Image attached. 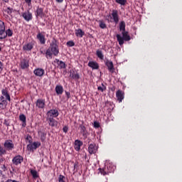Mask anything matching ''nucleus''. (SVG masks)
<instances>
[{
    "instance_id": "obj_1",
    "label": "nucleus",
    "mask_w": 182,
    "mask_h": 182,
    "mask_svg": "<svg viewBox=\"0 0 182 182\" xmlns=\"http://www.w3.org/2000/svg\"><path fill=\"white\" fill-rule=\"evenodd\" d=\"M58 56L59 55V46L58 45V41L53 39L50 43L49 48L46 52V58L47 59H52V55Z\"/></svg>"
},
{
    "instance_id": "obj_2",
    "label": "nucleus",
    "mask_w": 182,
    "mask_h": 182,
    "mask_svg": "<svg viewBox=\"0 0 182 182\" xmlns=\"http://www.w3.org/2000/svg\"><path fill=\"white\" fill-rule=\"evenodd\" d=\"M106 21L110 23H114L115 25H117L119 21H120L119 11L117 10H112L111 14L107 15Z\"/></svg>"
},
{
    "instance_id": "obj_3",
    "label": "nucleus",
    "mask_w": 182,
    "mask_h": 182,
    "mask_svg": "<svg viewBox=\"0 0 182 182\" xmlns=\"http://www.w3.org/2000/svg\"><path fill=\"white\" fill-rule=\"evenodd\" d=\"M122 36H121L120 34H117V41L120 46L124 45V41L125 42H129V41L132 39L128 31H122Z\"/></svg>"
},
{
    "instance_id": "obj_4",
    "label": "nucleus",
    "mask_w": 182,
    "mask_h": 182,
    "mask_svg": "<svg viewBox=\"0 0 182 182\" xmlns=\"http://www.w3.org/2000/svg\"><path fill=\"white\" fill-rule=\"evenodd\" d=\"M47 119H54L59 116V111L58 109H50L46 113Z\"/></svg>"
},
{
    "instance_id": "obj_5",
    "label": "nucleus",
    "mask_w": 182,
    "mask_h": 182,
    "mask_svg": "<svg viewBox=\"0 0 182 182\" xmlns=\"http://www.w3.org/2000/svg\"><path fill=\"white\" fill-rule=\"evenodd\" d=\"M38 147H41V142L39 141H35L33 144H29L27 145L28 150H30V151H33L34 150H36Z\"/></svg>"
},
{
    "instance_id": "obj_6",
    "label": "nucleus",
    "mask_w": 182,
    "mask_h": 182,
    "mask_svg": "<svg viewBox=\"0 0 182 182\" xmlns=\"http://www.w3.org/2000/svg\"><path fill=\"white\" fill-rule=\"evenodd\" d=\"M105 64L108 68V70L110 73H114V65H113V61L106 60L105 61Z\"/></svg>"
},
{
    "instance_id": "obj_7",
    "label": "nucleus",
    "mask_w": 182,
    "mask_h": 182,
    "mask_svg": "<svg viewBox=\"0 0 182 182\" xmlns=\"http://www.w3.org/2000/svg\"><path fill=\"white\" fill-rule=\"evenodd\" d=\"M36 39L39 41L41 45H45V43H46V38H45L44 34L43 33H41V31L38 33L36 36Z\"/></svg>"
},
{
    "instance_id": "obj_8",
    "label": "nucleus",
    "mask_w": 182,
    "mask_h": 182,
    "mask_svg": "<svg viewBox=\"0 0 182 182\" xmlns=\"http://www.w3.org/2000/svg\"><path fill=\"white\" fill-rule=\"evenodd\" d=\"M5 23L0 20V39H5Z\"/></svg>"
},
{
    "instance_id": "obj_9",
    "label": "nucleus",
    "mask_w": 182,
    "mask_h": 182,
    "mask_svg": "<svg viewBox=\"0 0 182 182\" xmlns=\"http://www.w3.org/2000/svg\"><path fill=\"white\" fill-rule=\"evenodd\" d=\"M116 97L119 103H122V102L124 99V92L122 91V90H118L116 92Z\"/></svg>"
},
{
    "instance_id": "obj_10",
    "label": "nucleus",
    "mask_w": 182,
    "mask_h": 182,
    "mask_svg": "<svg viewBox=\"0 0 182 182\" xmlns=\"http://www.w3.org/2000/svg\"><path fill=\"white\" fill-rule=\"evenodd\" d=\"M97 152V146H96V144H90L88 146V153L90 154H95V153Z\"/></svg>"
},
{
    "instance_id": "obj_11",
    "label": "nucleus",
    "mask_w": 182,
    "mask_h": 182,
    "mask_svg": "<svg viewBox=\"0 0 182 182\" xmlns=\"http://www.w3.org/2000/svg\"><path fill=\"white\" fill-rule=\"evenodd\" d=\"M33 73L38 77H42L45 75V70L43 68H36L33 70Z\"/></svg>"
},
{
    "instance_id": "obj_12",
    "label": "nucleus",
    "mask_w": 182,
    "mask_h": 182,
    "mask_svg": "<svg viewBox=\"0 0 182 182\" xmlns=\"http://www.w3.org/2000/svg\"><path fill=\"white\" fill-rule=\"evenodd\" d=\"M83 146V142L79 139H76L74 142V149L76 151H80V147Z\"/></svg>"
},
{
    "instance_id": "obj_13",
    "label": "nucleus",
    "mask_w": 182,
    "mask_h": 182,
    "mask_svg": "<svg viewBox=\"0 0 182 182\" xmlns=\"http://www.w3.org/2000/svg\"><path fill=\"white\" fill-rule=\"evenodd\" d=\"M36 105L38 109H45V105H46L45 99L37 100Z\"/></svg>"
},
{
    "instance_id": "obj_14",
    "label": "nucleus",
    "mask_w": 182,
    "mask_h": 182,
    "mask_svg": "<svg viewBox=\"0 0 182 182\" xmlns=\"http://www.w3.org/2000/svg\"><path fill=\"white\" fill-rule=\"evenodd\" d=\"M80 133L82 134L84 139H87L88 133L87 130H86V127L83 125V124H80Z\"/></svg>"
},
{
    "instance_id": "obj_15",
    "label": "nucleus",
    "mask_w": 182,
    "mask_h": 182,
    "mask_svg": "<svg viewBox=\"0 0 182 182\" xmlns=\"http://www.w3.org/2000/svg\"><path fill=\"white\" fill-rule=\"evenodd\" d=\"M47 122L50 127H58V121L55 118H47Z\"/></svg>"
},
{
    "instance_id": "obj_16",
    "label": "nucleus",
    "mask_w": 182,
    "mask_h": 182,
    "mask_svg": "<svg viewBox=\"0 0 182 182\" xmlns=\"http://www.w3.org/2000/svg\"><path fill=\"white\" fill-rule=\"evenodd\" d=\"M88 66L91 68L92 70H97V69H99V63L96 61H89Z\"/></svg>"
},
{
    "instance_id": "obj_17",
    "label": "nucleus",
    "mask_w": 182,
    "mask_h": 182,
    "mask_svg": "<svg viewBox=\"0 0 182 182\" xmlns=\"http://www.w3.org/2000/svg\"><path fill=\"white\" fill-rule=\"evenodd\" d=\"M8 105V102H6V100H5V97H4V96H1L0 97V109H6V106Z\"/></svg>"
},
{
    "instance_id": "obj_18",
    "label": "nucleus",
    "mask_w": 182,
    "mask_h": 182,
    "mask_svg": "<svg viewBox=\"0 0 182 182\" xmlns=\"http://www.w3.org/2000/svg\"><path fill=\"white\" fill-rule=\"evenodd\" d=\"M4 147L7 150H12V149H14V143L12 141H6L4 143Z\"/></svg>"
},
{
    "instance_id": "obj_19",
    "label": "nucleus",
    "mask_w": 182,
    "mask_h": 182,
    "mask_svg": "<svg viewBox=\"0 0 182 182\" xmlns=\"http://www.w3.org/2000/svg\"><path fill=\"white\" fill-rule=\"evenodd\" d=\"M22 160H23V158L22 156H17L13 159V163L14 164H16V166H18V164H21Z\"/></svg>"
},
{
    "instance_id": "obj_20",
    "label": "nucleus",
    "mask_w": 182,
    "mask_h": 182,
    "mask_svg": "<svg viewBox=\"0 0 182 182\" xmlns=\"http://www.w3.org/2000/svg\"><path fill=\"white\" fill-rule=\"evenodd\" d=\"M56 94L59 96L60 95H63V86L58 85L55 86V88Z\"/></svg>"
},
{
    "instance_id": "obj_21",
    "label": "nucleus",
    "mask_w": 182,
    "mask_h": 182,
    "mask_svg": "<svg viewBox=\"0 0 182 182\" xmlns=\"http://www.w3.org/2000/svg\"><path fill=\"white\" fill-rule=\"evenodd\" d=\"M36 16H41V18H43L45 16V14H43V9L38 6L36 11Z\"/></svg>"
},
{
    "instance_id": "obj_22",
    "label": "nucleus",
    "mask_w": 182,
    "mask_h": 182,
    "mask_svg": "<svg viewBox=\"0 0 182 182\" xmlns=\"http://www.w3.org/2000/svg\"><path fill=\"white\" fill-rule=\"evenodd\" d=\"M23 18L26 21H27V22H29V21H32V13L28 11L27 12L23 14Z\"/></svg>"
},
{
    "instance_id": "obj_23",
    "label": "nucleus",
    "mask_w": 182,
    "mask_h": 182,
    "mask_svg": "<svg viewBox=\"0 0 182 182\" xmlns=\"http://www.w3.org/2000/svg\"><path fill=\"white\" fill-rule=\"evenodd\" d=\"M1 95L6 97V100H9V102H11V96L9 95V94L8 93V90H6V88L3 89L1 90Z\"/></svg>"
},
{
    "instance_id": "obj_24",
    "label": "nucleus",
    "mask_w": 182,
    "mask_h": 182,
    "mask_svg": "<svg viewBox=\"0 0 182 182\" xmlns=\"http://www.w3.org/2000/svg\"><path fill=\"white\" fill-rule=\"evenodd\" d=\"M75 35L77 38H83L85 31H82L81 28L75 29Z\"/></svg>"
},
{
    "instance_id": "obj_25",
    "label": "nucleus",
    "mask_w": 182,
    "mask_h": 182,
    "mask_svg": "<svg viewBox=\"0 0 182 182\" xmlns=\"http://www.w3.org/2000/svg\"><path fill=\"white\" fill-rule=\"evenodd\" d=\"M55 60L57 61L58 66H60V69H66L67 65L66 63H65V62L59 60L58 59H55Z\"/></svg>"
},
{
    "instance_id": "obj_26",
    "label": "nucleus",
    "mask_w": 182,
    "mask_h": 182,
    "mask_svg": "<svg viewBox=\"0 0 182 182\" xmlns=\"http://www.w3.org/2000/svg\"><path fill=\"white\" fill-rule=\"evenodd\" d=\"M70 77L75 80H79V79H80V75H79V73H75V71H73V73H70Z\"/></svg>"
},
{
    "instance_id": "obj_27",
    "label": "nucleus",
    "mask_w": 182,
    "mask_h": 182,
    "mask_svg": "<svg viewBox=\"0 0 182 182\" xmlns=\"http://www.w3.org/2000/svg\"><path fill=\"white\" fill-rule=\"evenodd\" d=\"M96 55H97V58H99V59H100V60H103V59H105V55H103V52L102 50H97Z\"/></svg>"
},
{
    "instance_id": "obj_28",
    "label": "nucleus",
    "mask_w": 182,
    "mask_h": 182,
    "mask_svg": "<svg viewBox=\"0 0 182 182\" xmlns=\"http://www.w3.org/2000/svg\"><path fill=\"white\" fill-rule=\"evenodd\" d=\"M119 31L120 32L126 31V23L124 21H121L119 23Z\"/></svg>"
},
{
    "instance_id": "obj_29",
    "label": "nucleus",
    "mask_w": 182,
    "mask_h": 182,
    "mask_svg": "<svg viewBox=\"0 0 182 182\" xmlns=\"http://www.w3.org/2000/svg\"><path fill=\"white\" fill-rule=\"evenodd\" d=\"M99 26L101 28V29H106L107 28V26L106 25V23L103 20L98 21Z\"/></svg>"
},
{
    "instance_id": "obj_30",
    "label": "nucleus",
    "mask_w": 182,
    "mask_h": 182,
    "mask_svg": "<svg viewBox=\"0 0 182 182\" xmlns=\"http://www.w3.org/2000/svg\"><path fill=\"white\" fill-rule=\"evenodd\" d=\"M32 49H33V44L32 43H29L23 47L24 50H32Z\"/></svg>"
},
{
    "instance_id": "obj_31",
    "label": "nucleus",
    "mask_w": 182,
    "mask_h": 182,
    "mask_svg": "<svg viewBox=\"0 0 182 182\" xmlns=\"http://www.w3.org/2000/svg\"><path fill=\"white\" fill-rule=\"evenodd\" d=\"M105 167L108 173H113V171H114V166L111 164H108Z\"/></svg>"
},
{
    "instance_id": "obj_32",
    "label": "nucleus",
    "mask_w": 182,
    "mask_h": 182,
    "mask_svg": "<svg viewBox=\"0 0 182 182\" xmlns=\"http://www.w3.org/2000/svg\"><path fill=\"white\" fill-rule=\"evenodd\" d=\"M100 173H101V174H102V176H106L107 174H109V171H107V168H106V167L102 168H100Z\"/></svg>"
},
{
    "instance_id": "obj_33",
    "label": "nucleus",
    "mask_w": 182,
    "mask_h": 182,
    "mask_svg": "<svg viewBox=\"0 0 182 182\" xmlns=\"http://www.w3.org/2000/svg\"><path fill=\"white\" fill-rule=\"evenodd\" d=\"M106 89V85H105V84L103 83L101 84V86L97 87V90H99L100 92H105Z\"/></svg>"
},
{
    "instance_id": "obj_34",
    "label": "nucleus",
    "mask_w": 182,
    "mask_h": 182,
    "mask_svg": "<svg viewBox=\"0 0 182 182\" xmlns=\"http://www.w3.org/2000/svg\"><path fill=\"white\" fill-rule=\"evenodd\" d=\"M31 176H33V178H38L39 177V175L38 174V171L35 170L31 171Z\"/></svg>"
},
{
    "instance_id": "obj_35",
    "label": "nucleus",
    "mask_w": 182,
    "mask_h": 182,
    "mask_svg": "<svg viewBox=\"0 0 182 182\" xmlns=\"http://www.w3.org/2000/svg\"><path fill=\"white\" fill-rule=\"evenodd\" d=\"M41 141L43 143L46 140V133L41 132Z\"/></svg>"
},
{
    "instance_id": "obj_36",
    "label": "nucleus",
    "mask_w": 182,
    "mask_h": 182,
    "mask_svg": "<svg viewBox=\"0 0 182 182\" xmlns=\"http://www.w3.org/2000/svg\"><path fill=\"white\" fill-rule=\"evenodd\" d=\"M105 107H109V109L112 110V109H113V102L107 101L105 102Z\"/></svg>"
},
{
    "instance_id": "obj_37",
    "label": "nucleus",
    "mask_w": 182,
    "mask_h": 182,
    "mask_svg": "<svg viewBox=\"0 0 182 182\" xmlns=\"http://www.w3.org/2000/svg\"><path fill=\"white\" fill-rule=\"evenodd\" d=\"M58 182H66V177L63 175H60L58 177Z\"/></svg>"
},
{
    "instance_id": "obj_38",
    "label": "nucleus",
    "mask_w": 182,
    "mask_h": 182,
    "mask_svg": "<svg viewBox=\"0 0 182 182\" xmlns=\"http://www.w3.org/2000/svg\"><path fill=\"white\" fill-rule=\"evenodd\" d=\"M115 2L117 4H119V5H126V2H127V0H115Z\"/></svg>"
},
{
    "instance_id": "obj_39",
    "label": "nucleus",
    "mask_w": 182,
    "mask_h": 182,
    "mask_svg": "<svg viewBox=\"0 0 182 182\" xmlns=\"http://www.w3.org/2000/svg\"><path fill=\"white\" fill-rule=\"evenodd\" d=\"M66 45L68 46V48H72L75 46V42H73V41H69L67 42Z\"/></svg>"
},
{
    "instance_id": "obj_40",
    "label": "nucleus",
    "mask_w": 182,
    "mask_h": 182,
    "mask_svg": "<svg viewBox=\"0 0 182 182\" xmlns=\"http://www.w3.org/2000/svg\"><path fill=\"white\" fill-rule=\"evenodd\" d=\"M26 143H29L30 144H32V136L31 135H27L26 138Z\"/></svg>"
},
{
    "instance_id": "obj_41",
    "label": "nucleus",
    "mask_w": 182,
    "mask_h": 182,
    "mask_svg": "<svg viewBox=\"0 0 182 182\" xmlns=\"http://www.w3.org/2000/svg\"><path fill=\"white\" fill-rule=\"evenodd\" d=\"M12 31L11 29H8L6 32H5V38H6V36H12Z\"/></svg>"
},
{
    "instance_id": "obj_42",
    "label": "nucleus",
    "mask_w": 182,
    "mask_h": 182,
    "mask_svg": "<svg viewBox=\"0 0 182 182\" xmlns=\"http://www.w3.org/2000/svg\"><path fill=\"white\" fill-rule=\"evenodd\" d=\"M94 127H95V129H99V127H100V123L96 121L94 122Z\"/></svg>"
},
{
    "instance_id": "obj_43",
    "label": "nucleus",
    "mask_w": 182,
    "mask_h": 182,
    "mask_svg": "<svg viewBox=\"0 0 182 182\" xmlns=\"http://www.w3.org/2000/svg\"><path fill=\"white\" fill-rule=\"evenodd\" d=\"M25 2L28 4V6H32V0H25Z\"/></svg>"
},
{
    "instance_id": "obj_44",
    "label": "nucleus",
    "mask_w": 182,
    "mask_h": 182,
    "mask_svg": "<svg viewBox=\"0 0 182 182\" xmlns=\"http://www.w3.org/2000/svg\"><path fill=\"white\" fill-rule=\"evenodd\" d=\"M65 96L67 97V100H69V99H70V92L65 91Z\"/></svg>"
},
{
    "instance_id": "obj_45",
    "label": "nucleus",
    "mask_w": 182,
    "mask_h": 182,
    "mask_svg": "<svg viewBox=\"0 0 182 182\" xmlns=\"http://www.w3.org/2000/svg\"><path fill=\"white\" fill-rule=\"evenodd\" d=\"M68 130H69V127H68V126L63 127V131L64 133H68Z\"/></svg>"
},
{
    "instance_id": "obj_46",
    "label": "nucleus",
    "mask_w": 182,
    "mask_h": 182,
    "mask_svg": "<svg viewBox=\"0 0 182 182\" xmlns=\"http://www.w3.org/2000/svg\"><path fill=\"white\" fill-rule=\"evenodd\" d=\"M2 154H5V149L0 146V156H2Z\"/></svg>"
},
{
    "instance_id": "obj_47",
    "label": "nucleus",
    "mask_w": 182,
    "mask_h": 182,
    "mask_svg": "<svg viewBox=\"0 0 182 182\" xmlns=\"http://www.w3.org/2000/svg\"><path fill=\"white\" fill-rule=\"evenodd\" d=\"M26 68H29V63L24 61V63H23V69H26Z\"/></svg>"
},
{
    "instance_id": "obj_48",
    "label": "nucleus",
    "mask_w": 182,
    "mask_h": 182,
    "mask_svg": "<svg viewBox=\"0 0 182 182\" xmlns=\"http://www.w3.org/2000/svg\"><path fill=\"white\" fill-rule=\"evenodd\" d=\"M3 69H4V64H2V62L0 61V72H2Z\"/></svg>"
},
{
    "instance_id": "obj_49",
    "label": "nucleus",
    "mask_w": 182,
    "mask_h": 182,
    "mask_svg": "<svg viewBox=\"0 0 182 182\" xmlns=\"http://www.w3.org/2000/svg\"><path fill=\"white\" fill-rule=\"evenodd\" d=\"M23 124L24 127L26 126V117H25V115H23Z\"/></svg>"
},
{
    "instance_id": "obj_50",
    "label": "nucleus",
    "mask_w": 182,
    "mask_h": 182,
    "mask_svg": "<svg viewBox=\"0 0 182 182\" xmlns=\"http://www.w3.org/2000/svg\"><path fill=\"white\" fill-rule=\"evenodd\" d=\"M20 120L23 122V114L20 115Z\"/></svg>"
},
{
    "instance_id": "obj_51",
    "label": "nucleus",
    "mask_w": 182,
    "mask_h": 182,
    "mask_svg": "<svg viewBox=\"0 0 182 182\" xmlns=\"http://www.w3.org/2000/svg\"><path fill=\"white\" fill-rule=\"evenodd\" d=\"M55 2H58V4H62V2H63V0H55Z\"/></svg>"
},
{
    "instance_id": "obj_52",
    "label": "nucleus",
    "mask_w": 182,
    "mask_h": 182,
    "mask_svg": "<svg viewBox=\"0 0 182 182\" xmlns=\"http://www.w3.org/2000/svg\"><path fill=\"white\" fill-rule=\"evenodd\" d=\"M7 12L8 14H12V11L9 8L7 9Z\"/></svg>"
},
{
    "instance_id": "obj_53",
    "label": "nucleus",
    "mask_w": 182,
    "mask_h": 182,
    "mask_svg": "<svg viewBox=\"0 0 182 182\" xmlns=\"http://www.w3.org/2000/svg\"><path fill=\"white\" fill-rule=\"evenodd\" d=\"M3 1H4V2H8V0H3Z\"/></svg>"
},
{
    "instance_id": "obj_54",
    "label": "nucleus",
    "mask_w": 182,
    "mask_h": 182,
    "mask_svg": "<svg viewBox=\"0 0 182 182\" xmlns=\"http://www.w3.org/2000/svg\"><path fill=\"white\" fill-rule=\"evenodd\" d=\"M41 53L43 55V51L41 50Z\"/></svg>"
},
{
    "instance_id": "obj_55",
    "label": "nucleus",
    "mask_w": 182,
    "mask_h": 182,
    "mask_svg": "<svg viewBox=\"0 0 182 182\" xmlns=\"http://www.w3.org/2000/svg\"><path fill=\"white\" fill-rule=\"evenodd\" d=\"M74 168H76V164L74 165Z\"/></svg>"
},
{
    "instance_id": "obj_56",
    "label": "nucleus",
    "mask_w": 182,
    "mask_h": 182,
    "mask_svg": "<svg viewBox=\"0 0 182 182\" xmlns=\"http://www.w3.org/2000/svg\"><path fill=\"white\" fill-rule=\"evenodd\" d=\"M36 182H41L39 180H37V181Z\"/></svg>"
},
{
    "instance_id": "obj_57",
    "label": "nucleus",
    "mask_w": 182,
    "mask_h": 182,
    "mask_svg": "<svg viewBox=\"0 0 182 182\" xmlns=\"http://www.w3.org/2000/svg\"><path fill=\"white\" fill-rule=\"evenodd\" d=\"M0 50H1V47H0Z\"/></svg>"
}]
</instances>
